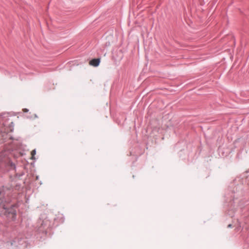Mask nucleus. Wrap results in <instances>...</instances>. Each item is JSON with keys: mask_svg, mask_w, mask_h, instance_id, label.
<instances>
[{"mask_svg": "<svg viewBox=\"0 0 249 249\" xmlns=\"http://www.w3.org/2000/svg\"><path fill=\"white\" fill-rule=\"evenodd\" d=\"M2 165L5 166L4 171H8L12 170H15L16 166L9 158H6L2 162Z\"/></svg>", "mask_w": 249, "mask_h": 249, "instance_id": "obj_3", "label": "nucleus"}, {"mask_svg": "<svg viewBox=\"0 0 249 249\" xmlns=\"http://www.w3.org/2000/svg\"><path fill=\"white\" fill-rule=\"evenodd\" d=\"M0 207H2L3 214L9 218V220H14L16 217L17 212L15 209V205H11L8 207L4 202H5L4 197L0 198Z\"/></svg>", "mask_w": 249, "mask_h": 249, "instance_id": "obj_1", "label": "nucleus"}, {"mask_svg": "<svg viewBox=\"0 0 249 249\" xmlns=\"http://www.w3.org/2000/svg\"><path fill=\"white\" fill-rule=\"evenodd\" d=\"M100 63V58H94L91 59L89 61V64L94 67H97L99 66Z\"/></svg>", "mask_w": 249, "mask_h": 249, "instance_id": "obj_4", "label": "nucleus"}, {"mask_svg": "<svg viewBox=\"0 0 249 249\" xmlns=\"http://www.w3.org/2000/svg\"><path fill=\"white\" fill-rule=\"evenodd\" d=\"M36 149L33 150L31 152L32 159H35V155H36Z\"/></svg>", "mask_w": 249, "mask_h": 249, "instance_id": "obj_5", "label": "nucleus"}, {"mask_svg": "<svg viewBox=\"0 0 249 249\" xmlns=\"http://www.w3.org/2000/svg\"><path fill=\"white\" fill-rule=\"evenodd\" d=\"M4 194H3V191L0 192V195H4Z\"/></svg>", "mask_w": 249, "mask_h": 249, "instance_id": "obj_8", "label": "nucleus"}, {"mask_svg": "<svg viewBox=\"0 0 249 249\" xmlns=\"http://www.w3.org/2000/svg\"><path fill=\"white\" fill-rule=\"evenodd\" d=\"M228 227V228H232V225L231 224H229V225H228V227Z\"/></svg>", "mask_w": 249, "mask_h": 249, "instance_id": "obj_7", "label": "nucleus"}, {"mask_svg": "<svg viewBox=\"0 0 249 249\" xmlns=\"http://www.w3.org/2000/svg\"><path fill=\"white\" fill-rule=\"evenodd\" d=\"M8 120L4 122H0V134H7L9 131H12L14 127L13 122H10L8 123Z\"/></svg>", "mask_w": 249, "mask_h": 249, "instance_id": "obj_2", "label": "nucleus"}, {"mask_svg": "<svg viewBox=\"0 0 249 249\" xmlns=\"http://www.w3.org/2000/svg\"><path fill=\"white\" fill-rule=\"evenodd\" d=\"M23 111L24 112H27L29 110L28 109H27V108H24V109H23Z\"/></svg>", "mask_w": 249, "mask_h": 249, "instance_id": "obj_6", "label": "nucleus"}]
</instances>
